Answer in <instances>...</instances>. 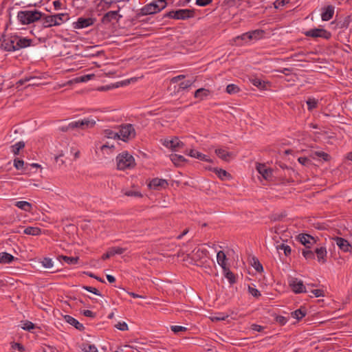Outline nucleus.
I'll list each match as a JSON object with an SVG mask.
<instances>
[{
    "instance_id": "1",
    "label": "nucleus",
    "mask_w": 352,
    "mask_h": 352,
    "mask_svg": "<svg viewBox=\"0 0 352 352\" xmlns=\"http://www.w3.org/2000/svg\"><path fill=\"white\" fill-rule=\"evenodd\" d=\"M43 14L36 10L19 11L17 14L18 20L23 25H28L40 20Z\"/></svg>"
},
{
    "instance_id": "2",
    "label": "nucleus",
    "mask_w": 352,
    "mask_h": 352,
    "mask_svg": "<svg viewBox=\"0 0 352 352\" xmlns=\"http://www.w3.org/2000/svg\"><path fill=\"white\" fill-rule=\"evenodd\" d=\"M69 19L67 13H60L54 15L45 16L43 19V25L44 28H50L52 26L60 25L63 22Z\"/></svg>"
},
{
    "instance_id": "3",
    "label": "nucleus",
    "mask_w": 352,
    "mask_h": 352,
    "mask_svg": "<svg viewBox=\"0 0 352 352\" xmlns=\"http://www.w3.org/2000/svg\"><path fill=\"white\" fill-rule=\"evenodd\" d=\"M117 166L119 170L131 168L135 165L134 157L128 153H122L116 157Z\"/></svg>"
},
{
    "instance_id": "4",
    "label": "nucleus",
    "mask_w": 352,
    "mask_h": 352,
    "mask_svg": "<svg viewBox=\"0 0 352 352\" xmlns=\"http://www.w3.org/2000/svg\"><path fill=\"white\" fill-rule=\"evenodd\" d=\"M194 16V11L189 9H179L172 10L166 13L164 17H168L174 19L185 20Z\"/></svg>"
},
{
    "instance_id": "5",
    "label": "nucleus",
    "mask_w": 352,
    "mask_h": 352,
    "mask_svg": "<svg viewBox=\"0 0 352 352\" xmlns=\"http://www.w3.org/2000/svg\"><path fill=\"white\" fill-rule=\"evenodd\" d=\"M16 35L10 36H3L2 40L0 38V41H1V48L8 52H14L18 50V47L16 46Z\"/></svg>"
},
{
    "instance_id": "6",
    "label": "nucleus",
    "mask_w": 352,
    "mask_h": 352,
    "mask_svg": "<svg viewBox=\"0 0 352 352\" xmlns=\"http://www.w3.org/2000/svg\"><path fill=\"white\" fill-rule=\"evenodd\" d=\"M166 6V3H164L163 5H160L157 2L153 1V2H151V3L144 6L140 10V14L144 16V15L155 14L157 12H159L164 8H165Z\"/></svg>"
},
{
    "instance_id": "7",
    "label": "nucleus",
    "mask_w": 352,
    "mask_h": 352,
    "mask_svg": "<svg viewBox=\"0 0 352 352\" xmlns=\"http://www.w3.org/2000/svg\"><path fill=\"white\" fill-rule=\"evenodd\" d=\"M118 139H120L124 142L135 137V132L132 124H127L121 126L119 130Z\"/></svg>"
},
{
    "instance_id": "8",
    "label": "nucleus",
    "mask_w": 352,
    "mask_h": 352,
    "mask_svg": "<svg viewBox=\"0 0 352 352\" xmlns=\"http://www.w3.org/2000/svg\"><path fill=\"white\" fill-rule=\"evenodd\" d=\"M306 36L312 38H323L325 39H329L331 36V32H328L324 29L314 28L309 30L305 32Z\"/></svg>"
},
{
    "instance_id": "9",
    "label": "nucleus",
    "mask_w": 352,
    "mask_h": 352,
    "mask_svg": "<svg viewBox=\"0 0 352 352\" xmlns=\"http://www.w3.org/2000/svg\"><path fill=\"white\" fill-rule=\"evenodd\" d=\"M289 285L295 294L305 293L306 289L303 281L297 278H291Z\"/></svg>"
},
{
    "instance_id": "10",
    "label": "nucleus",
    "mask_w": 352,
    "mask_h": 352,
    "mask_svg": "<svg viewBox=\"0 0 352 352\" xmlns=\"http://www.w3.org/2000/svg\"><path fill=\"white\" fill-rule=\"evenodd\" d=\"M168 186V184L166 179L157 177L151 179L148 184L149 188L155 190H160L163 188H166Z\"/></svg>"
},
{
    "instance_id": "11",
    "label": "nucleus",
    "mask_w": 352,
    "mask_h": 352,
    "mask_svg": "<svg viewBox=\"0 0 352 352\" xmlns=\"http://www.w3.org/2000/svg\"><path fill=\"white\" fill-rule=\"evenodd\" d=\"M162 144L170 148L173 151H177L179 148L184 146V143L181 142L177 137H174L172 140H164Z\"/></svg>"
},
{
    "instance_id": "12",
    "label": "nucleus",
    "mask_w": 352,
    "mask_h": 352,
    "mask_svg": "<svg viewBox=\"0 0 352 352\" xmlns=\"http://www.w3.org/2000/svg\"><path fill=\"white\" fill-rule=\"evenodd\" d=\"M96 122L93 120L84 119L82 120L74 121L69 123V126L73 129L76 128L85 129L92 127L95 125Z\"/></svg>"
},
{
    "instance_id": "13",
    "label": "nucleus",
    "mask_w": 352,
    "mask_h": 352,
    "mask_svg": "<svg viewBox=\"0 0 352 352\" xmlns=\"http://www.w3.org/2000/svg\"><path fill=\"white\" fill-rule=\"evenodd\" d=\"M120 10V8L118 6V10L107 12L102 16V22L104 24H107L113 20H116V21H118L120 20V19L122 17V15L118 14Z\"/></svg>"
},
{
    "instance_id": "14",
    "label": "nucleus",
    "mask_w": 352,
    "mask_h": 352,
    "mask_svg": "<svg viewBox=\"0 0 352 352\" xmlns=\"http://www.w3.org/2000/svg\"><path fill=\"white\" fill-rule=\"evenodd\" d=\"M95 19L92 18H83L80 17L77 21L73 23V28L74 29H82L92 25L94 23Z\"/></svg>"
},
{
    "instance_id": "15",
    "label": "nucleus",
    "mask_w": 352,
    "mask_h": 352,
    "mask_svg": "<svg viewBox=\"0 0 352 352\" xmlns=\"http://www.w3.org/2000/svg\"><path fill=\"white\" fill-rule=\"evenodd\" d=\"M276 72L281 73L283 76H280V78H284L287 82H295L298 79L296 74L293 73L289 67H284L283 69L276 70Z\"/></svg>"
},
{
    "instance_id": "16",
    "label": "nucleus",
    "mask_w": 352,
    "mask_h": 352,
    "mask_svg": "<svg viewBox=\"0 0 352 352\" xmlns=\"http://www.w3.org/2000/svg\"><path fill=\"white\" fill-rule=\"evenodd\" d=\"M298 241L305 245L306 248H310L311 246L316 243L315 239L307 234H300L298 236Z\"/></svg>"
},
{
    "instance_id": "17",
    "label": "nucleus",
    "mask_w": 352,
    "mask_h": 352,
    "mask_svg": "<svg viewBox=\"0 0 352 352\" xmlns=\"http://www.w3.org/2000/svg\"><path fill=\"white\" fill-rule=\"evenodd\" d=\"M334 241L338 248L344 252H351L352 246L350 245L349 241L342 237H336Z\"/></svg>"
},
{
    "instance_id": "18",
    "label": "nucleus",
    "mask_w": 352,
    "mask_h": 352,
    "mask_svg": "<svg viewBox=\"0 0 352 352\" xmlns=\"http://www.w3.org/2000/svg\"><path fill=\"white\" fill-rule=\"evenodd\" d=\"M186 154L188 155L189 156L192 157L197 158L199 160L204 161V162H212V160L208 158V157L196 150L190 149L188 151H186Z\"/></svg>"
},
{
    "instance_id": "19",
    "label": "nucleus",
    "mask_w": 352,
    "mask_h": 352,
    "mask_svg": "<svg viewBox=\"0 0 352 352\" xmlns=\"http://www.w3.org/2000/svg\"><path fill=\"white\" fill-rule=\"evenodd\" d=\"M256 170L265 179H269L272 176V173L271 169L268 168L264 164H258Z\"/></svg>"
},
{
    "instance_id": "20",
    "label": "nucleus",
    "mask_w": 352,
    "mask_h": 352,
    "mask_svg": "<svg viewBox=\"0 0 352 352\" xmlns=\"http://www.w3.org/2000/svg\"><path fill=\"white\" fill-rule=\"evenodd\" d=\"M334 6L330 5L327 6L323 9V11L321 14V18L322 21H329L334 14Z\"/></svg>"
},
{
    "instance_id": "21",
    "label": "nucleus",
    "mask_w": 352,
    "mask_h": 352,
    "mask_svg": "<svg viewBox=\"0 0 352 352\" xmlns=\"http://www.w3.org/2000/svg\"><path fill=\"white\" fill-rule=\"evenodd\" d=\"M65 320L69 324L74 326L76 329L79 331L84 330L85 327L82 324L80 323L76 319L69 315L64 316Z\"/></svg>"
},
{
    "instance_id": "22",
    "label": "nucleus",
    "mask_w": 352,
    "mask_h": 352,
    "mask_svg": "<svg viewBox=\"0 0 352 352\" xmlns=\"http://www.w3.org/2000/svg\"><path fill=\"white\" fill-rule=\"evenodd\" d=\"M318 261L319 263H324L326 262L327 250L324 247L317 248L315 250Z\"/></svg>"
},
{
    "instance_id": "23",
    "label": "nucleus",
    "mask_w": 352,
    "mask_h": 352,
    "mask_svg": "<svg viewBox=\"0 0 352 352\" xmlns=\"http://www.w3.org/2000/svg\"><path fill=\"white\" fill-rule=\"evenodd\" d=\"M215 153L217 155L223 160V161L228 162L230 158L232 157L233 154L230 152H228L223 148H217L215 150Z\"/></svg>"
},
{
    "instance_id": "24",
    "label": "nucleus",
    "mask_w": 352,
    "mask_h": 352,
    "mask_svg": "<svg viewBox=\"0 0 352 352\" xmlns=\"http://www.w3.org/2000/svg\"><path fill=\"white\" fill-rule=\"evenodd\" d=\"M210 94V90L205 88H199L197 89L194 93V97L203 100L206 99Z\"/></svg>"
},
{
    "instance_id": "25",
    "label": "nucleus",
    "mask_w": 352,
    "mask_h": 352,
    "mask_svg": "<svg viewBox=\"0 0 352 352\" xmlns=\"http://www.w3.org/2000/svg\"><path fill=\"white\" fill-rule=\"evenodd\" d=\"M217 260L218 264L222 267L223 270H226V268L228 267L226 264L227 257L223 251H219L217 254Z\"/></svg>"
},
{
    "instance_id": "26",
    "label": "nucleus",
    "mask_w": 352,
    "mask_h": 352,
    "mask_svg": "<svg viewBox=\"0 0 352 352\" xmlns=\"http://www.w3.org/2000/svg\"><path fill=\"white\" fill-rule=\"evenodd\" d=\"M32 42V39L23 38V37L17 36L16 46L18 47V50L20 49L30 46Z\"/></svg>"
},
{
    "instance_id": "27",
    "label": "nucleus",
    "mask_w": 352,
    "mask_h": 352,
    "mask_svg": "<svg viewBox=\"0 0 352 352\" xmlns=\"http://www.w3.org/2000/svg\"><path fill=\"white\" fill-rule=\"evenodd\" d=\"M14 206L22 210L25 212H31L32 209V205L28 201H19L14 203Z\"/></svg>"
},
{
    "instance_id": "28",
    "label": "nucleus",
    "mask_w": 352,
    "mask_h": 352,
    "mask_svg": "<svg viewBox=\"0 0 352 352\" xmlns=\"http://www.w3.org/2000/svg\"><path fill=\"white\" fill-rule=\"evenodd\" d=\"M15 259L14 256L7 252L0 254V263L8 264L12 263Z\"/></svg>"
},
{
    "instance_id": "29",
    "label": "nucleus",
    "mask_w": 352,
    "mask_h": 352,
    "mask_svg": "<svg viewBox=\"0 0 352 352\" xmlns=\"http://www.w3.org/2000/svg\"><path fill=\"white\" fill-rule=\"evenodd\" d=\"M170 158L175 166H180L182 163L186 161L184 156L177 154L170 155Z\"/></svg>"
},
{
    "instance_id": "30",
    "label": "nucleus",
    "mask_w": 352,
    "mask_h": 352,
    "mask_svg": "<svg viewBox=\"0 0 352 352\" xmlns=\"http://www.w3.org/2000/svg\"><path fill=\"white\" fill-rule=\"evenodd\" d=\"M250 80L252 83V85H254L255 87H258L260 89H264L266 87L265 82L258 78L252 77L250 78Z\"/></svg>"
},
{
    "instance_id": "31",
    "label": "nucleus",
    "mask_w": 352,
    "mask_h": 352,
    "mask_svg": "<svg viewBox=\"0 0 352 352\" xmlns=\"http://www.w3.org/2000/svg\"><path fill=\"white\" fill-rule=\"evenodd\" d=\"M23 233L28 235L38 236L41 233V230L38 227H27Z\"/></svg>"
},
{
    "instance_id": "32",
    "label": "nucleus",
    "mask_w": 352,
    "mask_h": 352,
    "mask_svg": "<svg viewBox=\"0 0 352 352\" xmlns=\"http://www.w3.org/2000/svg\"><path fill=\"white\" fill-rule=\"evenodd\" d=\"M133 80H134L133 78L117 82L116 85H113L112 87L103 86V87H101L100 88H99L98 89L100 91H107V90L109 89L111 87H119L120 86L127 85L130 83L131 81H133Z\"/></svg>"
},
{
    "instance_id": "33",
    "label": "nucleus",
    "mask_w": 352,
    "mask_h": 352,
    "mask_svg": "<svg viewBox=\"0 0 352 352\" xmlns=\"http://www.w3.org/2000/svg\"><path fill=\"white\" fill-rule=\"evenodd\" d=\"M292 316L298 320H300L303 317H305L307 314V311L305 308H300L298 309L295 310L294 311L292 312Z\"/></svg>"
},
{
    "instance_id": "34",
    "label": "nucleus",
    "mask_w": 352,
    "mask_h": 352,
    "mask_svg": "<svg viewBox=\"0 0 352 352\" xmlns=\"http://www.w3.org/2000/svg\"><path fill=\"white\" fill-rule=\"evenodd\" d=\"M58 258L60 261L63 260L69 265H76L79 260V257L78 256L70 257L63 255L59 256Z\"/></svg>"
},
{
    "instance_id": "35",
    "label": "nucleus",
    "mask_w": 352,
    "mask_h": 352,
    "mask_svg": "<svg viewBox=\"0 0 352 352\" xmlns=\"http://www.w3.org/2000/svg\"><path fill=\"white\" fill-rule=\"evenodd\" d=\"M302 254L307 260H313L315 258V251L313 252L310 248H306L302 250Z\"/></svg>"
},
{
    "instance_id": "36",
    "label": "nucleus",
    "mask_w": 352,
    "mask_h": 352,
    "mask_svg": "<svg viewBox=\"0 0 352 352\" xmlns=\"http://www.w3.org/2000/svg\"><path fill=\"white\" fill-rule=\"evenodd\" d=\"M225 274L226 278L229 280L230 284H233L236 282V278L234 274L230 270L228 267L226 268V270H223Z\"/></svg>"
},
{
    "instance_id": "37",
    "label": "nucleus",
    "mask_w": 352,
    "mask_h": 352,
    "mask_svg": "<svg viewBox=\"0 0 352 352\" xmlns=\"http://www.w3.org/2000/svg\"><path fill=\"white\" fill-rule=\"evenodd\" d=\"M252 266L255 269V270L258 272H261L263 270V265L258 261V259L256 257H253L251 261Z\"/></svg>"
},
{
    "instance_id": "38",
    "label": "nucleus",
    "mask_w": 352,
    "mask_h": 352,
    "mask_svg": "<svg viewBox=\"0 0 352 352\" xmlns=\"http://www.w3.org/2000/svg\"><path fill=\"white\" fill-rule=\"evenodd\" d=\"M25 143L23 141H20L14 144L11 146L12 152L15 155H18L20 150L24 148Z\"/></svg>"
},
{
    "instance_id": "39",
    "label": "nucleus",
    "mask_w": 352,
    "mask_h": 352,
    "mask_svg": "<svg viewBox=\"0 0 352 352\" xmlns=\"http://www.w3.org/2000/svg\"><path fill=\"white\" fill-rule=\"evenodd\" d=\"M94 76H95V74H86V75L76 77L74 79V81L76 82H87V81L92 79Z\"/></svg>"
},
{
    "instance_id": "40",
    "label": "nucleus",
    "mask_w": 352,
    "mask_h": 352,
    "mask_svg": "<svg viewBox=\"0 0 352 352\" xmlns=\"http://www.w3.org/2000/svg\"><path fill=\"white\" fill-rule=\"evenodd\" d=\"M195 82V79L193 78H192L190 79H188L185 81H183L179 84V89H187L188 87H190L192 85H193Z\"/></svg>"
},
{
    "instance_id": "41",
    "label": "nucleus",
    "mask_w": 352,
    "mask_h": 352,
    "mask_svg": "<svg viewBox=\"0 0 352 352\" xmlns=\"http://www.w3.org/2000/svg\"><path fill=\"white\" fill-rule=\"evenodd\" d=\"M239 91L240 88L234 84H230L226 87V92L229 94H235Z\"/></svg>"
},
{
    "instance_id": "42",
    "label": "nucleus",
    "mask_w": 352,
    "mask_h": 352,
    "mask_svg": "<svg viewBox=\"0 0 352 352\" xmlns=\"http://www.w3.org/2000/svg\"><path fill=\"white\" fill-rule=\"evenodd\" d=\"M214 173L217 175V176L222 180H223L226 177H230V175L226 170L223 169H217L214 168Z\"/></svg>"
},
{
    "instance_id": "43",
    "label": "nucleus",
    "mask_w": 352,
    "mask_h": 352,
    "mask_svg": "<svg viewBox=\"0 0 352 352\" xmlns=\"http://www.w3.org/2000/svg\"><path fill=\"white\" fill-rule=\"evenodd\" d=\"M276 248L278 251L283 250L285 256H288L291 253V248L289 245H285L284 243L277 245Z\"/></svg>"
},
{
    "instance_id": "44",
    "label": "nucleus",
    "mask_w": 352,
    "mask_h": 352,
    "mask_svg": "<svg viewBox=\"0 0 352 352\" xmlns=\"http://www.w3.org/2000/svg\"><path fill=\"white\" fill-rule=\"evenodd\" d=\"M104 135L107 138L118 139V132H114L111 129H106L104 131Z\"/></svg>"
},
{
    "instance_id": "45",
    "label": "nucleus",
    "mask_w": 352,
    "mask_h": 352,
    "mask_svg": "<svg viewBox=\"0 0 352 352\" xmlns=\"http://www.w3.org/2000/svg\"><path fill=\"white\" fill-rule=\"evenodd\" d=\"M84 352H98L94 344H84L82 347Z\"/></svg>"
},
{
    "instance_id": "46",
    "label": "nucleus",
    "mask_w": 352,
    "mask_h": 352,
    "mask_svg": "<svg viewBox=\"0 0 352 352\" xmlns=\"http://www.w3.org/2000/svg\"><path fill=\"white\" fill-rule=\"evenodd\" d=\"M109 250H110V254H111L112 256H114L116 254H122L126 250V248H120V247H112V248H109Z\"/></svg>"
},
{
    "instance_id": "47",
    "label": "nucleus",
    "mask_w": 352,
    "mask_h": 352,
    "mask_svg": "<svg viewBox=\"0 0 352 352\" xmlns=\"http://www.w3.org/2000/svg\"><path fill=\"white\" fill-rule=\"evenodd\" d=\"M314 155L318 157L322 158V160L325 162L329 161L331 159L330 155L328 153L323 151H315L314 153Z\"/></svg>"
},
{
    "instance_id": "48",
    "label": "nucleus",
    "mask_w": 352,
    "mask_h": 352,
    "mask_svg": "<svg viewBox=\"0 0 352 352\" xmlns=\"http://www.w3.org/2000/svg\"><path fill=\"white\" fill-rule=\"evenodd\" d=\"M249 33L251 35V40H252V39H258L259 38H261L263 36L264 32L263 30H256L250 31V32H249Z\"/></svg>"
},
{
    "instance_id": "49",
    "label": "nucleus",
    "mask_w": 352,
    "mask_h": 352,
    "mask_svg": "<svg viewBox=\"0 0 352 352\" xmlns=\"http://www.w3.org/2000/svg\"><path fill=\"white\" fill-rule=\"evenodd\" d=\"M14 166L17 170L25 169V168L24 167V161L19 158H15L14 160Z\"/></svg>"
},
{
    "instance_id": "50",
    "label": "nucleus",
    "mask_w": 352,
    "mask_h": 352,
    "mask_svg": "<svg viewBox=\"0 0 352 352\" xmlns=\"http://www.w3.org/2000/svg\"><path fill=\"white\" fill-rule=\"evenodd\" d=\"M318 101L315 98H309L307 104L309 110H312L317 107Z\"/></svg>"
},
{
    "instance_id": "51",
    "label": "nucleus",
    "mask_w": 352,
    "mask_h": 352,
    "mask_svg": "<svg viewBox=\"0 0 352 352\" xmlns=\"http://www.w3.org/2000/svg\"><path fill=\"white\" fill-rule=\"evenodd\" d=\"M38 77L32 76H30L29 77H25V78H22L16 82V85H17L16 87L19 88L20 85H23L25 82H28L32 80L38 79Z\"/></svg>"
},
{
    "instance_id": "52",
    "label": "nucleus",
    "mask_w": 352,
    "mask_h": 352,
    "mask_svg": "<svg viewBox=\"0 0 352 352\" xmlns=\"http://www.w3.org/2000/svg\"><path fill=\"white\" fill-rule=\"evenodd\" d=\"M289 3V0H276L274 3V6L276 9L283 7Z\"/></svg>"
},
{
    "instance_id": "53",
    "label": "nucleus",
    "mask_w": 352,
    "mask_h": 352,
    "mask_svg": "<svg viewBox=\"0 0 352 352\" xmlns=\"http://www.w3.org/2000/svg\"><path fill=\"white\" fill-rule=\"evenodd\" d=\"M170 329L175 333H178L179 332L182 331H186L187 330L186 327L178 325H173L170 327Z\"/></svg>"
},
{
    "instance_id": "54",
    "label": "nucleus",
    "mask_w": 352,
    "mask_h": 352,
    "mask_svg": "<svg viewBox=\"0 0 352 352\" xmlns=\"http://www.w3.org/2000/svg\"><path fill=\"white\" fill-rule=\"evenodd\" d=\"M239 40L248 41L251 40V35L250 34L249 32L243 34L241 36H237L236 38V41H238Z\"/></svg>"
},
{
    "instance_id": "55",
    "label": "nucleus",
    "mask_w": 352,
    "mask_h": 352,
    "mask_svg": "<svg viewBox=\"0 0 352 352\" xmlns=\"http://www.w3.org/2000/svg\"><path fill=\"white\" fill-rule=\"evenodd\" d=\"M82 289L91 292L97 296H101V294L100 292L95 287H90V286H82Z\"/></svg>"
},
{
    "instance_id": "56",
    "label": "nucleus",
    "mask_w": 352,
    "mask_h": 352,
    "mask_svg": "<svg viewBox=\"0 0 352 352\" xmlns=\"http://www.w3.org/2000/svg\"><path fill=\"white\" fill-rule=\"evenodd\" d=\"M115 327L120 331H127L128 325L125 322H119L115 325Z\"/></svg>"
},
{
    "instance_id": "57",
    "label": "nucleus",
    "mask_w": 352,
    "mask_h": 352,
    "mask_svg": "<svg viewBox=\"0 0 352 352\" xmlns=\"http://www.w3.org/2000/svg\"><path fill=\"white\" fill-rule=\"evenodd\" d=\"M24 330L31 331L35 328V324L30 321H26L22 327Z\"/></svg>"
},
{
    "instance_id": "58",
    "label": "nucleus",
    "mask_w": 352,
    "mask_h": 352,
    "mask_svg": "<svg viewBox=\"0 0 352 352\" xmlns=\"http://www.w3.org/2000/svg\"><path fill=\"white\" fill-rule=\"evenodd\" d=\"M298 161L300 164L304 166H309L311 162V160L306 157H300L298 159Z\"/></svg>"
},
{
    "instance_id": "59",
    "label": "nucleus",
    "mask_w": 352,
    "mask_h": 352,
    "mask_svg": "<svg viewBox=\"0 0 352 352\" xmlns=\"http://www.w3.org/2000/svg\"><path fill=\"white\" fill-rule=\"evenodd\" d=\"M43 265L46 268H50L53 266V262L51 258H45L42 261Z\"/></svg>"
},
{
    "instance_id": "60",
    "label": "nucleus",
    "mask_w": 352,
    "mask_h": 352,
    "mask_svg": "<svg viewBox=\"0 0 352 352\" xmlns=\"http://www.w3.org/2000/svg\"><path fill=\"white\" fill-rule=\"evenodd\" d=\"M128 197H142V194L138 191L129 190L124 193Z\"/></svg>"
},
{
    "instance_id": "61",
    "label": "nucleus",
    "mask_w": 352,
    "mask_h": 352,
    "mask_svg": "<svg viewBox=\"0 0 352 352\" xmlns=\"http://www.w3.org/2000/svg\"><path fill=\"white\" fill-rule=\"evenodd\" d=\"M12 348L13 349H17L20 352H22L23 351H24V346L20 343H16V342L12 343Z\"/></svg>"
},
{
    "instance_id": "62",
    "label": "nucleus",
    "mask_w": 352,
    "mask_h": 352,
    "mask_svg": "<svg viewBox=\"0 0 352 352\" xmlns=\"http://www.w3.org/2000/svg\"><path fill=\"white\" fill-rule=\"evenodd\" d=\"M212 0H196V4L199 6H206L209 5Z\"/></svg>"
},
{
    "instance_id": "63",
    "label": "nucleus",
    "mask_w": 352,
    "mask_h": 352,
    "mask_svg": "<svg viewBox=\"0 0 352 352\" xmlns=\"http://www.w3.org/2000/svg\"><path fill=\"white\" fill-rule=\"evenodd\" d=\"M276 321L280 325H284L285 324L287 320L285 317L282 316H278L276 318Z\"/></svg>"
},
{
    "instance_id": "64",
    "label": "nucleus",
    "mask_w": 352,
    "mask_h": 352,
    "mask_svg": "<svg viewBox=\"0 0 352 352\" xmlns=\"http://www.w3.org/2000/svg\"><path fill=\"white\" fill-rule=\"evenodd\" d=\"M249 292L254 297H258L261 296V293L257 289L249 287Z\"/></svg>"
}]
</instances>
